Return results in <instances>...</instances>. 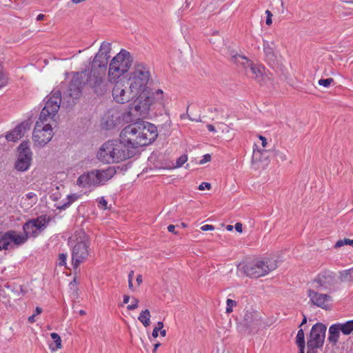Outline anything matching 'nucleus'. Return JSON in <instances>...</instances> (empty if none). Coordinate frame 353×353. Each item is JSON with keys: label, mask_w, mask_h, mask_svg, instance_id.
<instances>
[{"label": "nucleus", "mask_w": 353, "mask_h": 353, "mask_svg": "<svg viewBox=\"0 0 353 353\" xmlns=\"http://www.w3.org/2000/svg\"><path fill=\"white\" fill-rule=\"evenodd\" d=\"M341 332L344 335H349L353 332V320L347 321L345 323H337Z\"/></svg>", "instance_id": "25"}, {"label": "nucleus", "mask_w": 353, "mask_h": 353, "mask_svg": "<svg viewBox=\"0 0 353 353\" xmlns=\"http://www.w3.org/2000/svg\"><path fill=\"white\" fill-rule=\"evenodd\" d=\"M265 14H267V18H266L265 23H266V24H267V25L270 26V25H271V24H272V12H271L270 10H267L265 11Z\"/></svg>", "instance_id": "43"}, {"label": "nucleus", "mask_w": 353, "mask_h": 353, "mask_svg": "<svg viewBox=\"0 0 353 353\" xmlns=\"http://www.w3.org/2000/svg\"><path fill=\"white\" fill-rule=\"evenodd\" d=\"M26 197L28 199H34V201H37V195L34 192H28L27 194H26Z\"/></svg>", "instance_id": "47"}, {"label": "nucleus", "mask_w": 353, "mask_h": 353, "mask_svg": "<svg viewBox=\"0 0 353 353\" xmlns=\"http://www.w3.org/2000/svg\"><path fill=\"white\" fill-rule=\"evenodd\" d=\"M151 74L148 67L142 63H137L131 71L124 78L125 82L139 96V101L134 104V111L140 115L147 114L153 99L150 96L148 84Z\"/></svg>", "instance_id": "1"}, {"label": "nucleus", "mask_w": 353, "mask_h": 353, "mask_svg": "<svg viewBox=\"0 0 353 353\" xmlns=\"http://www.w3.org/2000/svg\"><path fill=\"white\" fill-rule=\"evenodd\" d=\"M297 346L305 345L304 332L302 329L299 330L296 336Z\"/></svg>", "instance_id": "30"}, {"label": "nucleus", "mask_w": 353, "mask_h": 353, "mask_svg": "<svg viewBox=\"0 0 353 353\" xmlns=\"http://www.w3.org/2000/svg\"><path fill=\"white\" fill-rule=\"evenodd\" d=\"M52 122L39 117L32 135V139L35 145L43 147L52 139L53 137Z\"/></svg>", "instance_id": "11"}, {"label": "nucleus", "mask_w": 353, "mask_h": 353, "mask_svg": "<svg viewBox=\"0 0 353 353\" xmlns=\"http://www.w3.org/2000/svg\"><path fill=\"white\" fill-rule=\"evenodd\" d=\"M319 291L312 289L307 290L310 301L319 307L327 310L328 308L327 303L332 301V298L328 294L319 293Z\"/></svg>", "instance_id": "18"}, {"label": "nucleus", "mask_w": 353, "mask_h": 353, "mask_svg": "<svg viewBox=\"0 0 353 353\" xmlns=\"http://www.w3.org/2000/svg\"><path fill=\"white\" fill-rule=\"evenodd\" d=\"M306 322H307V318H306V316L304 315V316H303V320H302V322H301V323L300 326H302L303 324L306 323Z\"/></svg>", "instance_id": "62"}, {"label": "nucleus", "mask_w": 353, "mask_h": 353, "mask_svg": "<svg viewBox=\"0 0 353 353\" xmlns=\"http://www.w3.org/2000/svg\"><path fill=\"white\" fill-rule=\"evenodd\" d=\"M157 137L156 126L144 121H139L129 124L120 132V138L133 151L134 155L139 147L150 144Z\"/></svg>", "instance_id": "3"}, {"label": "nucleus", "mask_w": 353, "mask_h": 353, "mask_svg": "<svg viewBox=\"0 0 353 353\" xmlns=\"http://www.w3.org/2000/svg\"><path fill=\"white\" fill-rule=\"evenodd\" d=\"M263 154V152H261L259 150H253V154H252V162H259L261 161V157Z\"/></svg>", "instance_id": "32"}, {"label": "nucleus", "mask_w": 353, "mask_h": 353, "mask_svg": "<svg viewBox=\"0 0 353 353\" xmlns=\"http://www.w3.org/2000/svg\"><path fill=\"white\" fill-rule=\"evenodd\" d=\"M259 139L261 140V144H262V146L263 148H265L267 145V140L265 139V137L261 136V135H259Z\"/></svg>", "instance_id": "49"}, {"label": "nucleus", "mask_w": 353, "mask_h": 353, "mask_svg": "<svg viewBox=\"0 0 353 353\" xmlns=\"http://www.w3.org/2000/svg\"><path fill=\"white\" fill-rule=\"evenodd\" d=\"M163 327V323L161 321H159L157 323V326H156V327L157 329H159V330H162Z\"/></svg>", "instance_id": "57"}, {"label": "nucleus", "mask_w": 353, "mask_h": 353, "mask_svg": "<svg viewBox=\"0 0 353 353\" xmlns=\"http://www.w3.org/2000/svg\"><path fill=\"white\" fill-rule=\"evenodd\" d=\"M239 269L246 276L259 278L268 274L277 268L276 261L269 259L265 260H253L246 263L240 264Z\"/></svg>", "instance_id": "8"}, {"label": "nucleus", "mask_w": 353, "mask_h": 353, "mask_svg": "<svg viewBox=\"0 0 353 353\" xmlns=\"http://www.w3.org/2000/svg\"><path fill=\"white\" fill-rule=\"evenodd\" d=\"M207 128L210 132H216V130L214 128V126L212 124L207 125Z\"/></svg>", "instance_id": "51"}, {"label": "nucleus", "mask_w": 353, "mask_h": 353, "mask_svg": "<svg viewBox=\"0 0 353 353\" xmlns=\"http://www.w3.org/2000/svg\"><path fill=\"white\" fill-rule=\"evenodd\" d=\"M27 234H19L15 230H9L0 236V251L18 248L28 241Z\"/></svg>", "instance_id": "12"}, {"label": "nucleus", "mask_w": 353, "mask_h": 353, "mask_svg": "<svg viewBox=\"0 0 353 353\" xmlns=\"http://www.w3.org/2000/svg\"><path fill=\"white\" fill-rule=\"evenodd\" d=\"M305 345L298 346L299 350V353H305Z\"/></svg>", "instance_id": "58"}, {"label": "nucleus", "mask_w": 353, "mask_h": 353, "mask_svg": "<svg viewBox=\"0 0 353 353\" xmlns=\"http://www.w3.org/2000/svg\"><path fill=\"white\" fill-rule=\"evenodd\" d=\"M248 68H249L252 72V78L255 79L257 81L263 80V74L265 70L263 66L256 65L250 62Z\"/></svg>", "instance_id": "24"}, {"label": "nucleus", "mask_w": 353, "mask_h": 353, "mask_svg": "<svg viewBox=\"0 0 353 353\" xmlns=\"http://www.w3.org/2000/svg\"><path fill=\"white\" fill-rule=\"evenodd\" d=\"M344 242L345 245H350L353 247V240L349 239H344Z\"/></svg>", "instance_id": "55"}, {"label": "nucleus", "mask_w": 353, "mask_h": 353, "mask_svg": "<svg viewBox=\"0 0 353 353\" xmlns=\"http://www.w3.org/2000/svg\"><path fill=\"white\" fill-rule=\"evenodd\" d=\"M201 230L203 231L213 230L214 227L212 225H204L201 227Z\"/></svg>", "instance_id": "45"}, {"label": "nucleus", "mask_w": 353, "mask_h": 353, "mask_svg": "<svg viewBox=\"0 0 353 353\" xmlns=\"http://www.w3.org/2000/svg\"><path fill=\"white\" fill-rule=\"evenodd\" d=\"M24 128L22 125H18L13 130L6 134V138L8 141L15 142L23 136Z\"/></svg>", "instance_id": "23"}, {"label": "nucleus", "mask_w": 353, "mask_h": 353, "mask_svg": "<svg viewBox=\"0 0 353 353\" xmlns=\"http://www.w3.org/2000/svg\"><path fill=\"white\" fill-rule=\"evenodd\" d=\"M111 83L114 84L112 90L114 101L120 104H125L134 101L132 105L134 108V104L139 101V96L125 82L124 78L117 79Z\"/></svg>", "instance_id": "9"}, {"label": "nucleus", "mask_w": 353, "mask_h": 353, "mask_svg": "<svg viewBox=\"0 0 353 353\" xmlns=\"http://www.w3.org/2000/svg\"><path fill=\"white\" fill-rule=\"evenodd\" d=\"M68 244L72 248V265L74 268H77L89 256L90 251L89 237L83 230H79L69 238Z\"/></svg>", "instance_id": "6"}, {"label": "nucleus", "mask_w": 353, "mask_h": 353, "mask_svg": "<svg viewBox=\"0 0 353 353\" xmlns=\"http://www.w3.org/2000/svg\"><path fill=\"white\" fill-rule=\"evenodd\" d=\"M8 83V75L3 71L2 66L0 65V88L7 85Z\"/></svg>", "instance_id": "31"}, {"label": "nucleus", "mask_w": 353, "mask_h": 353, "mask_svg": "<svg viewBox=\"0 0 353 353\" xmlns=\"http://www.w3.org/2000/svg\"><path fill=\"white\" fill-rule=\"evenodd\" d=\"M134 154L121 138L109 140L99 148L97 157L105 163H119L132 158Z\"/></svg>", "instance_id": "4"}, {"label": "nucleus", "mask_w": 353, "mask_h": 353, "mask_svg": "<svg viewBox=\"0 0 353 353\" xmlns=\"http://www.w3.org/2000/svg\"><path fill=\"white\" fill-rule=\"evenodd\" d=\"M32 160V152L28 142H22L18 148L17 159L14 163V168L19 172L27 171Z\"/></svg>", "instance_id": "13"}, {"label": "nucleus", "mask_w": 353, "mask_h": 353, "mask_svg": "<svg viewBox=\"0 0 353 353\" xmlns=\"http://www.w3.org/2000/svg\"><path fill=\"white\" fill-rule=\"evenodd\" d=\"M133 303L130 305H128L127 307V309L128 310H133L138 307L139 305V300L137 298L133 297L132 298Z\"/></svg>", "instance_id": "39"}, {"label": "nucleus", "mask_w": 353, "mask_h": 353, "mask_svg": "<svg viewBox=\"0 0 353 353\" xmlns=\"http://www.w3.org/2000/svg\"><path fill=\"white\" fill-rule=\"evenodd\" d=\"M150 96L153 99V101L151 103V105L154 103H159L160 104H163V103H164L163 92L161 90L158 89L154 92H151L150 91Z\"/></svg>", "instance_id": "26"}, {"label": "nucleus", "mask_w": 353, "mask_h": 353, "mask_svg": "<svg viewBox=\"0 0 353 353\" xmlns=\"http://www.w3.org/2000/svg\"><path fill=\"white\" fill-rule=\"evenodd\" d=\"M68 91L65 93L63 99L62 101L61 93L59 90H53L47 97L45 106L42 109L39 118L46 119V121H55V116L57 114L61 103L62 102L63 105L67 106L66 100L64 99L67 95Z\"/></svg>", "instance_id": "10"}, {"label": "nucleus", "mask_w": 353, "mask_h": 353, "mask_svg": "<svg viewBox=\"0 0 353 353\" xmlns=\"http://www.w3.org/2000/svg\"><path fill=\"white\" fill-rule=\"evenodd\" d=\"M134 272L131 270L128 274V279L132 280L134 276Z\"/></svg>", "instance_id": "59"}, {"label": "nucleus", "mask_w": 353, "mask_h": 353, "mask_svg": "<svg viewBox=\"0 0 353 353\" xmlns=\"http://www.w3.org/2000/svg\"><path fill=\"white\" fill-rule=\"evenodd\" d=\"M334 81L333 78L321 79L319 80L318 83L321 86L328 88Z\"/></svg>", "instance_id": "33"}, {"label": "nucleus", "mask_w": 353, "mask_h": 353, "mask_svg": "<svg viewBox=\"0 0 353 353\" xmlns=\"http://www.w3.org/2000/svg\"><path fill=\"white\" fill-rule=\"evenodd\" d=\"M274 155L278 161L286 160V154L283 151L276 150L274 151Z\"/></svg>", "instance_id": "35"}, {"label": "nucleus", "mask_w": 353, "mask_h": 353, "mask_svg": "<svg viewBox=\"0 0 353 353\" xmlns=\"http://www.w3.org/2000/svg\"><path fill=\"white\" fill-rule=\"evenodd\" d=\"M168 230L170 232L175 233V225H170L168 227Z\"/></svg>", "instance_id": "53"}, {"label": "nucleus", "mask_w": 353, "mask_h": 353, "mask_svg": "<svg viewBox=\"0 0 353 353\" xmlns=\"http://www.w3.org/2000/svg\"><path fill=\"white\" fill-rule=\"evenodd\" d=\"M116 172V168L113 166L103 169H94L81 174L76 183L80 188L92 191L97 187L105 185L115 175Z\"/></svg>", "instance_id": "5"}, {"label": "nucleus", "mask_w": 353, "mask_h": 353, "mask_svg": "<svg viewBox=\"0 0 353 353\" xmlns=\"http://www.w3.org/2000/svg\"><path fill=\"white\" fill-rule=\"evenodd\" d=\"M210 188H211V184H210V183H208V182H203V183H201L199 185V186L198 189H199V190H205V189L210 190Z\"/></svg>", "instance_id": "42"}, {"label": "nucleus", "mask_w": 353, "mask_h": 353, "mask_svg": "<svg viewBox=\"0 0 353 353\" xmlns=\"http://www.w3.org/2000/svg\"><path fill=\"white\" fill-rule=\"evenodd\" d=\"M81 196V194H72L68 196V201L63 204L61 207H57L59 209H65L67 207H68L70 204H72L73 202L78 200Z\"/></svg>", "instance_id": "29"}, {"label": "nucleus", "mask_w": 353, "mask_h": 353, "mask_svg": "<svg viewBox=\"0 0 353 353\" xmlns=\"http://www.w3.org/2000/svg\"><path fill=\"white\" fill-rule=\"evenodd\" d=\"M160 346V343H156L154 345V350H153V352L154 353L158 349V347Z\"/></svg>", "instance_id": "63"}, {"label": "nucleus", "mask_w": 353, "mask_h": 353, "mask_svg": "<svg viewBox=\"0 0 353 353\" xmlns=\"http://www.w3.org/2000/svg\"><path fill=\"white\" fill-rule=\"evenodd\" d=\"M67 254L64 253H61L59 254L58 259V265L59 266H63L66 264Z\"/></svg>", "instance_id": "38"}, {"label": "nucleus", "mask_w": 353, "mask_h": 353, "mask_svg": "<svg viewBox=\"0 0 353 353\" xmlns=\"http://www.w3.org/2000/svg\"><path fill=\"white\" fill-rule=\"evenodd\" d=\"M211 161V155L209 154H206L204 156H203V159L200 160L199 164H204L207 162H209Z\"/></svg>", "instance_id": "44"}, {"label": "nucleus", "mask_w": 353, "mask_h": 353, "mask_svg": "<svg viewBox=\"0 0 353 353\" xmlns=\"http://www.w3.org/2000/svg\"><path fill=\"white\" fill-rule=\"evenodd\" d=\"M44 17H45V16H44V14H39L37 16V21H41V20L43 19Z\"/></svg>", "instance_id": "61"}, {"label": "nucleus", "mask_w": 353, "mask_h": 353, "mask_svg": "<svg viewBox=\"0 0 353 353\" xmlns=\"http://www.w3.org/2000/svg\"><path fill=\"white\" fill-rule=\"evenodd\" d=\"M316 290H326L333 287L336 283V274L329 270L321 271L312 280Z\"/></svg>", "instance_id": "16"}, {"label": "nucleus", "mask_w": 353, "mask_h": 353, "mask_svg": "<svg viewBox=\"0 0 353 353\" xmlns=\"http://www.w3.org/2000/svg\"><path fill=\"white\" fill-rule=\"evenodd\" d=\"M327 327L322 323H316L312 327L307 338V346L321 347L323 345Z\"/></svg>", "instance_id": "15"}, {"label": "nucleus", "mask_w": 353, "mask_h": 353, "mask_svg": "<svg viewBox=\"0 0 353 353\" xmlns=\"http://www.w3.org/2000/svg\"><path fill=\"white\" fill-rule=\"evenodd\" d=\"M188 161V157L186 154L181 155L178 158V168L181 167Z\"/></svg>", "instance_id": "41"}, {"label": "nucleus", "mask_w": 353, "mask_h": 353, "mask_svg": "<svg viewBox=\"0 0 353 353\" xmlns=\"http://www.w3.org/2000/svg\"><path fill=\"white\" fill-rule=\"evenodd\" d=\"M262 321L257 312H246L243 318V325L250 332L258 330L262 326Z\"/></svg>", "instance_id": "20"}, {"label": "nucleus", "mask_w": 353, "mask_h": 353, "mask_svg": "<svg viewBox=\"0 0 353 353\" xmlns=\"http://www.w3.org/2000/svg\"><path fill=\"white\" fill-rule=\"evenodd\" d=\"M130 296L128 295H124L123 296V303L127 304L130 301Z\"/></svg>", "instance_id": "56"}, {"label": "nucleus", "mask_w": 353, "mask_h": 353, "mask_svg": "<svg viewBox=\"0 0 353 353\" xmlns=\"http://www.w3.org/2000/svg\"><path fill=\"white\" fill-rule=\"evenodd\" d=\"M319 347H307V353H316V349H318Z\"/></svg>", "instance_id": "52"}, {"label": "nucleus", "mask_w": 353, "mask_h": 353, "mask_svg": "<svg viewBox=\"0 0 353 353\" xmlns=\"http://www.w3.org/2000/svg\"><path fill=\"white\" fill-rule=\"evenodd\" d=\"M159 330L157 329L156 327L154 328L152 335L154 338H157L159 336Z\"/></svg>", "instance_id": "50"}, {"label": "nucleus", "mask_w": 353, "mask_h": 353, "mask_svg": "<svg viewBox=\"0 0 353 353\" xmlns=\"http://www.w3.org/2000/svg\"><path fill=\"white\" fill-rule=\"evenodd\" d=\"M226 304H227L226 313H230L232 312L233 307L236 305V302L230 299H228L226 301Z\"/></svg>", "instance_id": "36"}, {"label": "nucleus", "mask_w": 353, "mask_h": 353, "mask_svg": "<svg viewBox=\"0 0 353 353\" xmlns=\"http://www.w3.org/2000/svg\"><path fill=\"white\" fill-rule=\"evenodd\" d=\"M143 282L142 276L139 274L137 277V283L138 285H140Z\"/></svg>", "instance_id": "54"}, {"label": "nucleus", "mask_w": 353, "mask_h": 353, "mask_svg": "<svg viewBox=\"0 0 353 353\" xmlns=\"http://www.w3.org/2000/svg\"><path fill=\"white\" fill-rule=\"evenodd\" d=\"M276 44L274 41H268L263 40V50L265 57V61L272 68L277 64V57L274 50Z\"/></svg>", "instance_id": "19"}, {"label": "nucleus", "mask_w": 353, "mask_h": 353, "mask_svg": "<svg viewBox=\"0 0 353 353\" xmlns=\"http://www.w3.org/2000/svg\"><path fill=\"white\" fill-rule=\"evenodd\" d=\"M227 230L232 231L233 230V226L231 225H228L226 227Z\"/></svg>", "instance_id": "64"}, {"label": "nucleus", "mask_w": 353, "mask_h": 353, "mask_svg": "<svg viewBox=\"0 0 353 353\" xmlns=\"http://www.w3.org/2000/svg\"><path fill=\"white\" fill-rule=\"evenodd\" d=\"M48 221L44 216H41L37 219H32L25 223L23 225V232L29 237L37 236L48 225Z\"/></svg>", "instance_id": "17"}, {"label": "nucleus", "mask_w": 353, "mask_h": 353, "mask_svg": "<svg viewBox=\"0 0 353 353\" xmlns=\"http://www.w3.org/2000/svg\"><path fill=\"white\" fill-rule=\"evenodd\" d=\"M133 57L131 54L125 49H121L110 61L108 69V81H115L122 79L132 66Z\"/></svg>", "instance_id": "7"}, {"label": "nucleus", "mask_w": 353, "mask_h": 353, "mask_svg": "<svg viewBox=\"0 0 353 353\" xmlns=\"http://www.w3.org/2000/svg\"><path fill=\"white\" fill-rule=\"evenodd\" d=\"M51 336V338L54 340V342L55 343V347H53L52 345H50V347L52 349V351H55L58 349H61L62 345H61V339L60 337V336L57 334V333H52L50 334Z\"/></svg>", "instance_id": "28"}, {"label": "nucleus", "mask_w": 353, "mask_h": 353, "mask_svg": "<svg viewBox=\"0 0 353 353\" xmlns=\"http://www.w3.org/2000/svg\"><path fill=\"white\" fill-rule=\"evenodd\" d=\"M128 287L131 290H133L132 280L128 279Z\"/></svg>", "instance_id": "60"}, {"label": "nucleus", "mask_w": 353, "mask_h": 353, "mask_svg": "<svg viewBox=\"0 0 353 353\" xmlns=\"http://www.w3.org/2000/svg\"><path fill=\"white\" fill-rule=\"evenodd\" d=\"M234 228H235V230L238 232H242V224L239 222L236 223L234 225Z\"/></svg>", "instance_id": "48"}, {"label": "nucleus", "mask_w": 353, "mask_h": 353, "mask_svg": "<svg viewBox=\"0 0 353 353\" xmlns=\"http://www.w3.org/2000/svg\"><path fill=\"white\" fill-rule=\"evenodd\" d=\"M150 311L148 310H145L141 312L138 319L145 327H147L150 325Z\"/></svg>", "instance_id": "27"}, {"label": "nucleus", "mask_w": 353, "mask_h": 353, "mask_svg": "<svg viewBox=\"0 0 353 353\" xmlns=\"http://www.w3.org/2000/svg\"><path fill=\"white\" fill-rule=\"evenodd\" d=\"M341 330L338 323L332 324L330 326L328 330V337L327 341L332 345H336L340 337Z\"/></svg>", "instance_id": "21"}, {"label": "nucleus", "mask_w": 353, "mask_h": 353, "mask_svg": "<svg viewBox=\"0 0 353 353\" xmlns=\"http://www.w3.org/2000/svg\"><path fill=\"white\" fill-rule=\"evenodd\" d=\"M42 311H43L42 308H41L39 307H37L36 310H35V312L32 315L29 316L28 322L30 323H34L36 321L35 316L37 315L40 314L42 312Z\"/></svg>", "instance_id": "37"}, {"label": "nucleus", "mask_w": 353, "mask_h": 353, "mask_svg": "<svg viewBox=\"0 0 353 353\" xmlns=\"http://www.w3.org/2000/svg\"><path fill=\"white\" fill-rule=\"evenodd\" d=\"M342 276L350 281H353V268L349 270H345L342 274Z\"/></svg>", "instance_id": "34"}, {"label": "nucleus", "mask_w": 353, "mask_h": 353, "mask_svg": "<svg viewBox=\"0 0 353 353\" xmlns=\"http://www.w3.org/2000/svg\"><path fill=\"white\" fill-rule=\"evenodd\" d=\"M101 72L90 69V72H82L76 74L72 79L68 88L66 100L67 106H72L75 103V100L79 98L83 85L91 88L95 93L99 95L103 94L107 89V83L103 79Z\"/></svg>", "instance_id": "2"}, {"label": "nucleus", "mask_w": 353, "mask_h": 353, "mask_svg": "<svg viewBox=\"0 0 353 353\" xmlns=\"http://www.w3.org/2000/svg\"><path fill=\"white\" fill-rule=\"evenodd\" d=\"M110 50L111 43L105 41L102 42L98 52L92 60L91 68L104 73L110 57Z\"/></svg>", "instance_id": "14"}, {"label": "nucleus", "mask_w": 353, "mask_h": 353, "mask_svg": "<svg viewBox=\"0 0 353 353\" xmlns=\"http://www.w3.org/2000/svg\"><path fill=\"white\" fill-rule=\"evenodd\" d=\"M98 203L99 208H102L105 210L108 208V202L103 196L99 199Z\"/></svg>", "instance_id": "40"}, {"label": "nucleus", "mask_w": 353, "mask_h": 353, "mask_svg": "<svg viewBox=\"0 0 353 353\" xmlns=\"http://www.w3.org/2000/svg\"><path fill=\"white\" fill-rule=\"evenodd\" d=\"M231 61L238 66H242L245 70L248 69L250 63L251 62L246 57L241 55L237 52H231Z\"/></svg>", "instance_id": "22"}, {"label": "nucleus", "mask_w": 353, "mask_h": 353, "mask_svg": "<svg viewBox=\"0 0 353 353\" xmlns=\"http://www.w3.org/2000/svg\"><path fill=\"white\" fill-rule=\"evenodd\" d=\"M345 245V243L344 242V239H340V240L336 241V243L334 245V248H341V247H342V246H343Z\"/></svg>", "instance_id": "46"}]
</instances>
